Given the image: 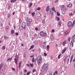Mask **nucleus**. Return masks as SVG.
Listing matches in <instances>:
<instances>
[{
    "mask_svg": "<svg viewBox=\"0 0 75 75\" xmlns=\"http://www.w3.org/2000/svg\"><path fill=\"white\" fill-rule=\"evenodd\" d=\"M67 57H69L70 58H71V55H68Z\"/></svg>",
    "mask_w": 75,
    "mask_h": 75,
    "instance_id": "59",
    "label": "nucleus"
},
{
    "mask_svg": "<svg viewBox=\"0 0 75 75\" xmlns=\"http://www.w3.org/2000/svg\"><path fill=\"white\" fill-rule=\"evenodd\" d=\"M56 18H57L58 21H59V18H58V17H56Z\"/></svg>",
    "mask_w": 75,
    "mask_h": 75,
    "instance_id": "30",
    "label": "nucleus"
},
{
    "mask_svg": "<svg viewBox=\"0 0 75 75\" xmlns=\"http://www.w3.org/2000/svg\"><path fill=\"white\" fill-rule=\"evenodd\" d=\"M42 62V57H41V56L39 55H38V57L37 58V62L38 64L39 65H40L41 63V62Z\"/></svg>",
    "mask_w": 75,
    "mask_h": 75,
    "instance_id": "2",
    "label": "nucleus"
},
{
    "mask_svg": "<svg viewBox=\"0 0 75 75\" xmlns=\"http://www.w3.org/2000/svg\"><path fill=\"white\" fill-rule=\"evenodd\" d=\"M51 39H52V40H54V38L52 36V37H51Z\"/></svg>",
    "mask_w": 75,
    "mask_h": 75,
    "instance_id": "49",
    "label": "nucleus"
},
{
    "mask_svg": "<svg viewBox=\"0 0 75 75\" xmlns=\"http://www.w3.org/2000/svg\"><path fill=\"white\" fill-rule=\"evenodd\" d=\"M33 5V4H32V3H30V5H29V7H31V6H32V5Z\"/></svg>",
    "mask_w": 75,
    "mask_h": 75,
    "instance_id": "34",
    "label": "nucleus"
},
{
    "mask_svg": "<svg viewBox=\"0 0 75 75\" xmlns=\"http://www.w3.org/2000/svg\"><path fill=\"white\" fill-rule=\"evenodd\" d=\"M44 44H45V45H46V42H44Z\"/></svg>",
    "mask_w": 75,
    "mask_h": 75,
    "instance_id": "60",
    "label": "nucleus"
},
{
    "mask_svg": "<svg viewBox=\"0 0 75 75\" xmlns=\"http://www.w3.org/2000/svg\"><path fill=\"white\" fill-rule=\"evenodd\" d=\"M49 10H50V7H49V6L47 7L46 8V11H48Z\"/></svg>",
    "mask_w": 75,
    "mask_h": 75,
    "instance_id": "14",
    "label": "nucleus"
},
{
    "mask_svg": "<svg viewBox=\"0 0 75 75\" xmlns=\"http://www.w3.org/2000/svg\"><path fill=\"white\" fill-rule=\"evenodd\" d=\"M72 22L71 21L67 23V26L68 27H71V25H72Z\"/></svg>",
    "mask_w": 75,
    "mask_h": 75,
    "instance_id": "7",
    "label": "nucleus"
},
{
    "mask_svg": "<svg viewBox=\"0 0 75 75\" xmlns=\"http://www.w3.org/2000/svg\"><path fill=\"white\" fill-rule=\"evenodd\" d=\"M30 65L31 67H33V64L31 63L30 64Z\"/></svg>",
    "mask_w": 75,
    "mask_h": 75,
    "instance_id": "36",
    "label": "nucleus"
},
{
    "mask_svg": "<svg viewBox=\"0 0 75 75\" xmlns=\"http://www.w3.org/2000/svg\"><path fill=\"white\" fill-rule=\"evenodd\" d=\"M55 74H58V71H55Z\"/></svg>",
    "mask_w": 75,
    "mask_h": 75,
    "instance_id": "46",
    "label": "nucleus"
},
{
    "mask_svg": "<svg viewBox=\"0 0 75 75\" xmlns=\"http://www.w3.org/2000/svg\"><path fill=\"white\" fill-rule=\"evenodd\" d=\"M34 46L33 45H32V46H31L30 47H31V48L32 49H33V48H34Z\"/></svg>",
    "mask_w": 75,
    "mask_h": 75,
    "instance_id": "32",
    "label": "nucleus"
},
{
    "mask_svg": "<svg viewBox=\"0 0 75 75\" xmlns=\"http://www.w3.org/2000/svg\"><path fill=\"white\" fill-rule=\"evenodd\" d=\"M52 32H53V33H54L55 32V30H52Z\"/></svg>",
    "mask_w": 75,
    "mask_h": 75,
    "instance_id": "57",
    "label": "nucleus"
},
{
    "mask_svg": "<svg viewBox=\"0 0 75 75\" xmlns=\"http://www.w3.org/2000/svg\"><path fill=\"white\" fill-rule=\"evenodd\" d=\"M30 72H29L27 73V75H30Z\"/></svg>",
    "mask_w": 75,
    "mask_h": 75,
    "instance_id": "48",
    "label": "nucleus"
},
{
    "mask_svg": "<svg viewBox=\"0 0 75 75\" xmlns=\"http://www.w3.org/2000/svg\"><path fill=\"white\" fill-rule=\"evenodd\" d=\"M16 0H12L11 1V3H14V2H16Z\"/></svg>",
    "mask_w": 75,
    "mask_h": 75,
    "instance_id": "20",
    "label": "nucleus"
},
{
    "mask_svg": "<svg viewBox=\"0 0 75 75\" xmlns=\"http://www.w3.org/2000/svg\"><path fill=\"white\" fill-rule=\"evenodd\" d=\"M14 33V30H11V34H13Z\"/></svg>",
    "mask_w": 75,
    "mask_h": 75,
    "instance_id": "31",
    "label": "nucleus"
},
{
    "mask_svg": "<svg viewBox=\"0 0 75 75\" xmlns=\"http://www.w3.org/2000/svg\"><path fill=\"white\" fill-rule=\"evenodd\" d=\"M61 56V54H60L58 56V59H60V57Z\"/></svg>",
    "mask_w": 75,
    "mask_h": 75,
    "instance_id": "26",
    "label": "nucleus"
},
{
    "mask_svg": "<svg viewBox=\"0 0 75 75\" xmlns=\"http://www.w3.org/2000/svg\"><path fill=\"white\" fill-rule=\"evenodd\" d=\"M32 16H34V15H35V13L33 12L32 13Z\"/></svg>",
    "mask_w": 75,
    "mask_h": 75,
    "instance_id": "28",
    "label": "nucleus"
},
{
    "mask_svg": "<svg viewBox=\"0 0 75 75\" xmlns=\"http://www.w3.org/2000/svg\"><path fill=\"white\" fill-rule=\"evenodd\" d=\"M64 34L65 35H67V34H68L69 33L67 31H66L65 32H64Z\"/></svg>",
    "mask_w": 75,
    "mask_h": 75,
    "instance_id": "21",
    "label": "nucleus"
},
{
    "mask_svg": "<svg viewBox=\"0 0 75 75\" xmlns=\"http://www.w3.org/2000/svg\"><path fill=\"white\" fill-rule=\"evenodd\" d=\"M44 55H45V56H47V54H46V53H44Z\"/></svg>",
    "mask_w": 75,
    "mask_h": 75,
    "instance_id": "52",
    "label": "nucleus"
},
{
    "mask_svg": "<svg viewBox=\"0 0 75 75\" xmlns=\"http://www.w3.org/2000/svg\"><path fill=\"white\" fill-rule=\"evenodd\" d=\"M70 16H72V13H71L69 14Z\"/></svg>",
    "mask_w": 75,
    "mask_h": 75,
    "instance_id": "63",
    "label": "nucleus"
},
{
    "mask_svg": "<svg viewBox=\"0 0 75 75\" xmlns=\"http://www.w3.org/2000/svg\"><path fill=\"white\" fill-rule=\"evenodd\" d=\"M22 27L24 30L26 29V24L25 22H23L22 23Z\"/></svg>",
    "mask_w": 75,
    "mask_h": 75,
    "instance_id": "4",
    "label": "nucleus"
},
{
    "mask_svg": "<svg viewBox=\"0 0 75 75\" xmlns=\"http://www.w3.org/2000/svg\"><path fill=\"white\" fill-rule=\"evenodd\" d=\"M65 5H62L61 7V10L62 11H64V10L65 9Z\"/></svg>",
    "mask_w": 75,
    "mask_h": 75,
    "instance_id": "9",
    "label": "nucleus"
},
{
    "mask_svg": "<svg viewBox=\"0 0 75 75\" xmlns=\"http://www.w3.org/2000/svg\"><path fill=\"white\" fill-rule=\"evenodd\" d=\"M10 17H11V15L9 14L8 16V18H10Z\"/></svg>",
    "mask_w": 75,
    "mask_h": 75,
    "instance_id": "45",
    "label": "nucleus"
},
{
    "mask_svg": "<svg viewBox=\"0 0 75 75\" xmlns=\"http://www.w3.org/2000/svg\"><path fill=\"white\" fill-rule=\"evenodd\" d=\"M66 44V40H65V41L63 42L62 43V45L64 46L65 45V44Z\"/></svg>",
    "mask_w": 75,
    "mask_h": 75,
    "instance_id": "18",
    "label": "nucleus"
},
{
    "mask_svg": "<svg viewBox=\"0 0 75 75\" xmlns=\"http://www.w3.org/2000/svg\"><path fill=\"white\" fill-rule=\"evenodd\" d=\"M35 62V59L34 58H33L32 59V62Z\"/></svg>",
    "mask_w": 75,
    "mask_h": 75,
    "instance_id": "33",
    "label": "nucleus"
},
{
    "mask_svg": "<svg viewBox=\"0 0 75 75\" xmlns=\"http://www.w3.org/2000/svg\"><path fill=\"white\" fill-rule=\"evenodd\" d=\"M40 9H41V8H38L37 9V10L39 11L40 10Z\"/></svg>",
    "mask_w": 75,
    "mask_h": 75,
    "instance_id": "47",
    "label": "nucleus"
},
{
    "mask_svg": "<svg viewBox=\"0 0 75 75\" xmlns=\"http://www.w3.org/2000/svg\"><path fill=\"white\" fill-rule=\"evenodd\" d=\"M16 65L17 64V62H18V59L16 58V57L14 59Z\"/></svg>",
    "mask_w": 75,
    "mask_h": 75,
    "instance_id": "10",
    "label": "nucleus"
},
{
    "mask_svg": "<svg viewBox=\"0 0 75 75\" xmlns=\"http://www.w3.org/2000/svg\"><path fill=\"white\" fill-rule=\"evenodd\" d=\"M50 48V46H49V45H48L47 46V50H49V49Z\"/></svg>",
    "mask_w": 75,
    "mask_h": 75,
    "instance_id": "35",
    "label": "nucleus"
},
{
    "mask_svg": "<svg viewBox=\"0 0 75 75\" xmlns=\"http://www.w3.org/2000/svg\"><path fill=\"white\" fill-rule=\"evenodd\" d=\"M52 10L53 11H54L55 13H56V11H55V8L53 7L52 8Z\"/></svg>",
    "mask_w": 75,
    "mask_h": 75,
    "instance_id": "15",
    "label": "nucleus"
},
{
    "mask_svg": "<svg viewBox=\"0 0 75 75\" xmlns=\"http://www.w3.org/2000/svg\"><path fill=\"white\" fill-rule=\"evenodd\" d=\"M72 38L74 40H75V35H73Z\"/></svg>",
    "mask_w": 75,
    "mask_h": 75,
    "instance_id": "37",
    "label": "nucleus"
},
{
    "mask_svg": "<svg viewBox=\"0 0 75 75\" xmlns=\"http://www.w3.org/2000/svg\"><path fill=\"white\" fill-rule=\"evenodd\" d=\"M73 58H74V55L72 54V56H71V58L73 59Z\"/></svg>",
    "mask_w": 75,
    "mask_h": 75,
    "instance_id": "41",
    "label": "nucleus"
},
{
    "mask_svg": "<svg viewBox=\"0 0 75 75\" xmlns=\"http://www.w3.org/2000/svg\"><path fill=\"white\" fill-rule=\"evenodd\" d=\"M21 62L20 63H19V66L18 68L19 69H20V67H21Z\"/></svg>",
    "mask_w": 75,
    "mask_h": 75,
    "instance_id": "22",
    "label": "nucleus"
},
{
    "mask_svg": "<svg viewBox=\"0 0 75 75\" xmlns=\"http://www.w3.org/2000/svg\"><path fill=\"white\" fill-rule=\"evenodd\" d=\"M38 30V28H35V30H36V31H37Z\"/></svg>",
    "mask_w": 75,
    "mask_h": 75,
    "instance_id": "51",
    "label": "nucleus"
},
{
    "mask_svg": "<svg viewBox=\"0 0 75 75\" xmlns=\"http://www.w3.org/2000/svg\"><path fill=\"white\" fill-rule=\"evenodd\" d=\"M57 14L58 16H60V14H59L58 12H57Z\"/></svg>",
    "mask_w": 75,
    "mask_h": 75,
    "instance_id": "39",
    "label": "nucleus"
},
{
    "mask_svg": "<svg viewBox=\"0 0 75 75\" xmlns=\"http://www.w3.org/2000/svg\"><path fill=\"white\" fill-rule=\"evenodd\" d=\"M72 59L71 58V59H70V62H72V59Z\"/></svg>",
    "mask_w": 75,
    "mask_h": 75,
    "instance_id": "43",
    "label": "nucleus"
},
{
    "mask_svg": "<svg viewBox=\"0 0 75 75\" xmlns=\"http://www.w3.org/2000/svg\"><path fill=\"white\" fill-rule=\"evenodd\" d=\"M71 39V38L70 37H69L68 38V40L69 41H70V39Z\"/></svg>",
    "mask_w": 75,
    "mask_h": 75,
    "instance_id": "50",
    "label": "nucleus"
},
{
    "mask_svg": "<svg viewBox=\"0 0 75 75\" xmlns=\"http://www.w3.org/2000/svg\"><path fill=\"white\" fill-rule=\"evenodd\" d=\"M44 23H45V21H42V24H44Z\"/></svg>",
    "mask_w": 75,
    "mask_h": 75,
    "instance_id": "54",
    "label": "nucleus"
},
{
    "mask_svg": "<svg viewBox=\"0 0 75 75\" xmlns=\"http://www.w3.org/2000/svg\"><path fill=\"white\" fill-rule=\"evenodd\" d=\"M74 67L75 68V63H74Z\"/></svg>",
    "mask_w": 75,
    "mask_h": 75,
    "instance_id": "64",
    "label": "nucleus"
},
{
    "mask_svg": "<svg viewBox=\"0 0 75 75\" xmlns=\"http://www.w3.org/2000/svg\"><path fill=\"white\" fill-rule=\"evenodd\" d=\"M38 17H40V16H41V14H40L39 13H38L37 14Z\"/></svg>",
    "mask_w": 75,
    "mask_h": 75,
    "instance_id": "19",
    "label": "nucleus"
},
{
    "mask_svg": "<svg viewBox=\"0 0 75 75\" xmlns=\"http://www.w3.org/2000/svg\"><path fill=\"white\" fill-rule=\"evenodd\" d=\"M10 28V27L8 26H7L5 27V29L6 30H9Z\"/></svg>",
    "mask_w": 75,
    "mask_h": 75,
    "instance_id": "11",
    "label": "nucleus"
},
{
    "mask_svg": "<svg viewBox=\"0 0 75 75\" xmlns=\"http://www.w3.org/2000/svg\"><path fill=\"white\" fill-rule=\"evenodd\" d=\"M58 1V0H56V1H54V3H57Z\"/></svg>",
    "mask_w": 75,
    "mask_h": 75,
    "instance_id": "42",
    "label": "nucleus"
},
{
    "mask_svg": "<svg viewBox=\"0 0 75 75\" xmlns=\"http://www.w3.org/2000/svg\"><path fill=\"white\" fill-rule=\"evenodd\" d=\"M12 58H13L12 57H11V58H8L7 59V61H11V60H12Z\"/></svg>",
    "mask_w": 75,
    "mask_h": 75,
    "instance_id": "23",
    "label": "nucleus"
},
{
    "mask_svg": "<svg viewBox=\"0 0 75 75\" xmlns=\"http://www.w3.org/2000/svg\"><path fill=\"white\" fill-rule=\"evenodd\" d=\"M75 24V20H74L73 22V24Z\"/></svg>",
    "mask_w": 75,
    "mask_h": 75,
    "instance_id": "56",
    "label": "nucleus"
},
{
    "mask_svg": "<svg viewBox=\"0 0 75 75\" xmlns=\"http://www.w3.org/2000/svg\"><path fill=\"white\" fill-rule=\"evenodd\" d=\"M64 10L65 11H67V8H65L64 9Z\"/></svg>",
    "mask_w": 75,
    "mask_h": 75,
    "instance_id": "53",
    "label": "nucleus"
},
{
    "mask_svg": "<svg viewBox=\"0 0 75 75\" xmlns=\"http://www.w3.org/2000/svg\"><path fill=\"white\" fill-rule=\"evenodd\" d=\"M32 21V19L30 18H27V24L28 26V27L30 26V25H31V23Z\"/></svg>",
    "mask_w": 75,
    "mask_h": 75,
    "instance_id": "3",
    "label": "nucleus"
},
{
    "mask_svg": "<svg viewBox=\"0 0 75 75\" xmlns=\"http://www.w3.org/2000/svg\"><path fill=\"white\" fill-rule=\"evenodd\" d=\"M52 75V73H51L49 74V75Z\"/></svg>",
    "mask_w": 75,
    "mask_h": 75,
    "instance_id": "61",
    "label": "nucleus"
},
{
    "mask_svg": "<svg viewBox=\"0 0 75 75\" xmlns=\"http://www.w3.org/2000/svg\"><path fill=\"white\" fill-rule=\"evenodd\" d=\"M34 44L35 45H37L38 44V41H36L34 42Z\"/></svg>",
    "mask_w": 75,
    "mask_h": 75,
    "instance_id": "16",
    "label": "nucleus"
},
{
    "mask_svg": "<svg viewBox=\"0 0 75 75\" xmlns=\"http://www.w3.org/2000/svg\"><path fill=\"white\" fill-rule=\"evenodd\" d=\"M62 13L63 14H65V11H63Z\"/></svg>",
    "mask_w": 75,
    "mask_h": 75,
    "instance_id": "40",
    "label": "nucleus"
},
{
    "mask_svg": "<svg viewBox=\"0 0 75 75\" xmlns=\"http://www.w3.org/2000/svg\"><path fill=\"white\" fill-rule=\"evenodd\" d=\"M4 38L5 40H7V39H8L9 38V37L6 35H5L4 36Z\"/></svg>",
    "mask_w": 75,
    "mask_h": 75,
    "instance_id": "12",
    "label": "nucleus"
},
{
    "mask_svg": "<svg viewBox=\"0 0 75 75\" xmlns=\"http://www.w3.org/2000/svg\"><path fill=\"white\" fill-rule=\"evenodd\" d=\"M67 49H66V48H64L62 52V54H64V52H65V51Z\"/></svg>",
    "mask_w": 75,
    "mask_h": 75,
    "instance_id": "13",
    "label": "nucleus"
},
{
    "mask_svg": "<svg viewBox=\"0 0 75 75\" xmlns=\"http://www.w3.org/2000/svg\"><path fill=\"white\" fill-rule=\"evenodd\" d=\"M6 49V48L5 47H4V46H3L2 47V50H5V49Z\"/></svg>",
    "mask_w": 75,
    "mask_h": 75,
    "instance_id": "27",
    "label": "nucleus"
},
{
    "mask_svg": "<svg viewBox=\"0 0 75 75\" xmlns=\"http://www.w3.org/2000/svg\"><path fill=\"white\" fill-rule=\"evenodd\" d=\"M12 69L13 70V71H16V70L14 68H12Z\"/></svg>",
    "mask_w": 75,
    "mask_h": 75,
    "instance_id": "44",
    "label": "nucleus"
},
{
    "mask_svg": "<svg viewBox=\"0 0 75 75\" xmlns=\"http://www.w3.org/2000/svg\"><path fill=\"white\" fill-rule=\"evenodd\" d=\"M3 63H1L0 65V70H1V69L2 68V67H3Z\"/></svg>",
    "mask_w": 75,
    "mask_h": 75,
    "instance_id": "17",
    "label": "nucleus"
},
{
    "mask_svg": "<svg viewBox=\"0 0 75 75\" xmlns=\"http://www.w3.org/2000/svg\"><path fill=\"white\" fill-rule=\"evenodd\" d=\"M37 35L36 34H35V35H34L35 37H37Z\"/></svg>",
    "mask_w": 75,
    "mask_h": 75,
    "instance_id": "58",
    "label": "nucleus"
},
{
    "mask_svg": "<svg viewBox=\"0 0 75 75\" xmlns=\"http://www.w3.org/2000/svg\"><path fill=\"white\" fill-rule=\"evenodd\" d=\"M40 35L42 37H45L47 35V33H44L43 31H41L40 33Z\"/></svg>",
    "mask_w": 75,
    "mask_h": 75,
    "instance_id": "5",
    "label": "nucleus"
},
{
    "mask_svg": "<svg viewBox=\"0 0 75 75\" xmlns=\"http://www.w3.org/2000/svg\"><path fill=\"white\" fill-rule=\"evenodd\" d=\"M69 59L68 58L67 60V64H68V63H69Z\"/></svg>",
    "mask_w": 75,
    "mask_h": 75,
    "instance_id": "24",
    "label": "nucleus"
},
{
    "mask_svg": "<svg viewBox=\"0 0 75 75\" xmlns=\"http://www.w3.org/2000/svg\"><path fill=\"white\" fill-rule=\"evenodd\" d=\"M42 47L44 49H45V48H46V46H45V45H43Z\"/></svg>",
    "mask_w": 75,
    "mask_h": 75,
    "instance_id": "25",
    "label": "nucleus"
},
{
    "mask_svg": "<svg viewBox=\"0 0 75 75\" xmlns=\"http://www.w3.org/2000/svg\"><path fill=\"white\" fill-rule=\"evenodd\" d=\"M67 7L71 8L72 7V4L71 3H70L69 4L67 5Z\"/></svg>",
    "mask_w": 75,
    "mask_h": 75,
    "instance_id": "8",
    "label": "nucleus"
},
{
    "mask_svg": "<svg viewBox=\"0 0 75 75\" xmlns=\"http://www.w3.org/2000/svg\"><path fill=\"white\" fill-rule=\"evenodd\" d=\"M74 42H75V40H72L71 41L70 46L71 48H72V47H74Z\"/></svg>",
    "mask_w": 75,
    "mask_h": 75,
    "instance_id": "6",
    "label": "nucleus"
},
{
    "mask_svg": "<svg viewBox=\"0 0 75 75\" xmlns=\"http://www.w3.org/2000/svg\"><path fill=\"white\" fill-rule=\"evenodd\" d=\"M48 69V66L47 64H44L42 67L41 71L42 72H45L47 71Z\"/></svg>",
    "mask_w": 75,
    "mask_h": 75,
    "instance_id": "1",
    "label": "nucleus"
},
{
    "mask_svg": "<svg viewBox=\"0 0 75 75\" xmlns=\"http://www.w3.org/2000/svg\"><path fill=\"white\" fill-rule=\"evenodd\" d=\"M33 72H35V71H36V70L34 69L33 70Z\"/></svg>",
    "mask_w": 75,
    "mask_h": 75,
    "instance_id": "38",
    "label": "nucleus"
},
{
    "mask_svg": "<svg viewBox=\"0 0 75 75\" xmlns=\"http://www.w3.org/2000/svg\"><path fill=\"white\" fill-rule=\"evenodd\" d=\"M27 67H30V65H29V64H27Z\"/></svg>",
    "mask_w": 75,
    "mask_h": 75,
    "instance_id": "62",
    "label": "nucleus"
},
{
    "mask_svg": "<svg viewBox=\"0 0 75 75\" xmlns=\"http://www.w3.org/2000/svg\"><path fill=\"white\" fill-rule=\"evenodd\" d=\"M61 21H59V26H61Z\"/></svg>",
    "mask_w": 75,
    "mask_h": 75,
    "instance_id": "29",
    "label": "nucleus"
},
{
    "mask_svg": "<svg viewBox=\"0 0 75 75\" xmlns=\"http://www.w3.org/2000/svg\"><path fill=\"white\" fill-rule=\"evenodd\" d=\"M16 35H18V33H16Z\"/></svg>",
    "mask_w": 75,
    "mask_h": 75,
    "instance_id": "55",
    "label": "nucleus"
}]
</instances>
